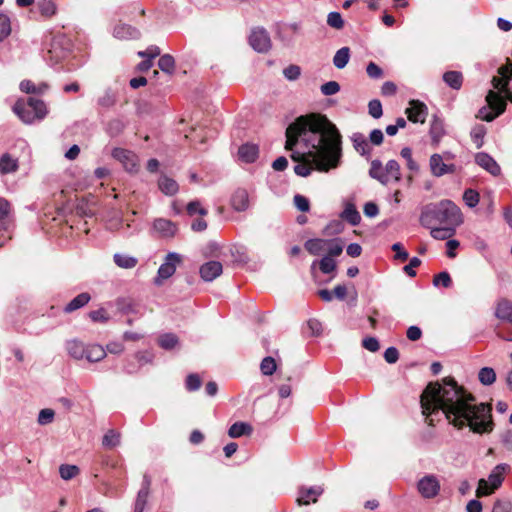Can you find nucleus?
Returning <instances> with one entry per match:
<instances>
[{"instance_id": "obj_1", "label": "nucleus", "mask_w": 512, "mask_h": 512, "mask_svg": "<svg viewBox=\"0 0 512 512\" xmlns=\"http://www.w3.org/2000/svg\"><path fill=\"white\" fill-rule=\"evenodd\" d=\"M285 148L297 162L294 172L307 177L313 170L328 172L342 160V136L326 116H300L286 129Z\"/></svg>"}, {"instance_id": "obj_2", "label": "nucleus", "mask_w": 512, "mask_h": 512, "mask_svg": "<svg viewBox=\"0 0 512 512\" xmlns=\"http://www.w3.org/2000/svg\"><path fill=\"white\" fill-rule=\"evenodd\" d=\"M420 403L429 425H433L434 415L442 414L458 429L469 427L478 434L493 429L491 406L476 404L475 397L458 385L454 378L446 377L441 383L428 384L421 394Z\"/></svg>"}, {"instance_id": "obj_3", "label": "nucleus", "mask_w": 512, "mask_h": 512, "mask_svg": "<svg viewBox=\"0 0 512 512\" xmlns=\"http://www.w3.org/2000/svg\"><path fill=\"white\" fill-rule=\"evenodd\" d=\"M498 74L499 76H494L491 80L493 88L498 92L488 91V107H482L478 113V117L487 122L493 121L505 111L506 99L512 102V61L508 59L506 65L499 67Z\"/></svg>"}, {"instance_id": "obj_4", "label": "nucleus", "mask_w": 512, "mask_h": 512, "mask_svg": "<svg viewBox=\"0 0 512 512\" xmlns=\"http://www.w3.org/2000/svg\"><path fill=\"white\" fill-rule=\"evenodd\" d=\"M419 221L423 227L432 228L433 225L460 226L464 219L460 208L451 200L445 199L425 205Z\"/></svg>"}, {"instance_id": "obj_5", "label": "nucleus", "mask_w": 512, "mask_h": 512, "mask_svg": "<svg viewBox=\"0 0 512 512\" xmlns=\"http://www.w3.org/2000/svg\"><path fill=\"white\" fill-rule=\"evenodd\" d=\"M13 112L25 124L42 120L47 115V108L42 100L29 98L27 101L18 100L13 106Z\"/></svg>"}, {"instance_id": "obj_6", "label": "nucleus", "mask_w": 512, "mask_h": 512, "mask_svg": "<svg viewBox=\"0 0 512 512\" xmlns=\"http://www.w3.org/2000/svg\"><path fill=\"white\" fill-rule=\"evenodd\" d=\"M369 175L383 185L398 182L401 179L400 165L397 161L390 160L387 162L386 166L383 167L382 162L375 159L371 162Z\"/></svg>"}, {"instance_id": "obj_7", "label": "nucleus", "mask_w": 512, "mask_h": 512, "mask_svg": "<svg viewBox=\"0 0 512 512\" xmlns=\"http://www.w3.org/2000/svg\"><path fill=\"white\" fill-rule=\"evenodd\" d=\"M509 469V465L505 463L496 465L490 472L487 480L482 478L478 481L476 496L480 498L493 494L502 485L505 473Z\"/></svg>"}, {"instance_id": "obj_8", "label": "nucleus", "mask_w": 512, "mask_h": 512, "mask_svg": "<svg viewBox=\"0 0 512 512\" xmlns=\"http://www.w3.org/2000/svg\"><path fill=\"white\" fill-rule=\"evenodd\" d=\"M181 261L182 257L180 254L169 252L157 271V276L154 279L155 285L160 286L164 280L170 278L175 273Z\"/></svg>"}, {"instance_id": "obj_9", "label": "nucleus", "mask_w": 512, "mask_h": 512, "mask_svg": "<svg viewBox=\"0 0 512 512\" xmlns=\"http://www.w3.org/2000/svg\"><path fill=\"white\" fill-rule=\"evenodd\" d=\"M249 44L258 53H267L271 49V39L264 28L252 29Z\"/></svg>"}, {"instance_id": "obj_10", "label": "nucleus", "mask_w": 512, "mask_h": 512, "mask_svg": "<svg viewBox=\"0 0 512 512\" xmlns=\"http://www.w3.org/2000/svg\"><path fill=\"white\" fill-rule=\"evenodd\" d=\"M451 158L450 153H445L444 156L440 154H433L430 157L429 165L433 176L441 177L445 174L454 173L456 166L454 164H447L444 159L449 160Z\"/></svg>"}, {"instance_id": "obj_11", "label": "nucleus", "mask_w": 512, "mask_h": 512, "mask_svg": "<svg viewBox=\"0 0 512 512\" xmlns=\"http://www.w3.org/2000/svg\"><path fill=\"white\" fill-rule=\"evenodd\" d=\"M112 157L119 161L127 172L135 173L138 171V158L132 151L123 148H114Z\"/></svg>"}, {"instance_id": "obj_12", "label": "nucleus", "mask_w": 512, "mask_h": 512, "mask_svg": "<svg viewBox=\"0 0 512 512\" xmlns=\"http://www.w3.org/2000/svg\"><path fill=\"white\" fill-rule=\"evenodd\" d=\"M417 489L422 497L431 499L439 494L440 483L435 475H425L418 481Z\"/></svg>"}, {"instance_id": "obj_13", "label": "nucleus", "mask_w": 512, "mask_h": 512, "mask_svg": "<svg viewBox=\"0 0 512 512\" xmlns=\"http://www.w3.org/2000/svg\"><path fill=\"white\" fill-rule=\"evenodd\" d=\"M152 230L161 238L171 239L177 234L178 227L169 219L156 218L152 223Z\"/></svg>"}, {"instance_id": "obj_14", "label": "nucleus", "mask_w": 512, "mask_h": 512, "mask_svg": "<svg viewBox=\"0 0 512 512\" xmlns=\"http://www.w3.org/2000/svg\"><path fill=\"white\" fill-rule=\"evenodd\" d=\"M324 489L322 486L300 487L296 502L299 506L316 503L318 497L322 495Z\"/></svg>"}, {"instance_id": "obj_15", "label": "nucleus", "mask_w": 512, "mask_h": 512, "mask_svg": "<svg viewBox=\"0 0 512 512\" xmlns=\"http://www.w3.org/2000/svg\"><path fill=\"white\" fill-rule=\"evenodd\" d=\"M406 109L408 119L414 123H424L428 114L427 106L419 100H411Z\"/></svg>"}, {"instance_id": "obj_16", "label": "nucleus", "mask_w": 512, "mask_h": 512, "mask_svg": "<svg viewBox=\"0 0 512 512\" xmlns=\"http://www.w3.org/2000/svg\"><path fill=\"white\" fill-rule=\"evenodd\" d=\"M475 162L493 176H498L501 173L498 163L485 152L477 153L475 155Z\"/></svg>"}, {"instance_id": "obj_17", "label": "nucleus", "mask_w": 512, "mask_h": 512, "mask_svg": "<svg viewBox=\"0 0 512 512\" xmlns=\"http://www.w3.org/2000/svg\"><path fill=\"white\" fill-rule=\"evenodd\" d=\"M223 266L218 261H208L200 267V276L206 282H211L221 275Z\"/></svg>"}, {"instance_id": "obj_18", "label": "nucleus", "mask_w": 512, "mask_h": 512, "mask_svg": "<svg viewBox=\"0 0 512 512\" xmlns=\"http://www.w3.org/2000/svg\"><path fill=\"white\" fill-rule=\"evenodd\" d=\"M87 346L80 340L71 339L68 340L65 344V349L70 357L75 360H83L85 359Z\"/></svg>"}, {"instance_id": "obj_19", "label": "nucleus", "mask_w": 512, "mask_h": 512, "mask_svg": "<svg viewBox=\"0 0 512 512\" xmlns=\"http://www.w3.org/2000/svg\"><path fill=\"white\" fill-rule=\"evenodd\" d=\"M113 36L120 40L139 39L140 31L128 24H119L113 30Z\"/></svg>"}, {"instance_id": "obj_20", "label": "nucleus", "mask_w": 512, "mask_h": 512, "mask_svg": "<svg viewBox=\"0 0 512 512\" xmlns=\"http://www.w3.org/2000/svg\"><path fill=\"white\" fill-rule=\"evenodd\" d=\"M494 314L499 320L512 324V302L506 298L498 300Z\"/></svg>"}, {"instance_id": "obj_21", "label": "nucleus", "mask_w": 512, "mask_h": 512, "mask_svg": "<svg viewBox=\"0 0 512 512\" xmlns=\"http://www.w3.org/2000/svg\"><path fill=\"white\" fill-rule=\"evenodd\" d=\"M259 155V148L256 144L246 143L239 147L238 156L242 162L253 163Z\"/></svg>"}, {"instance_id": "obj_22", "label": "nucleus", "mask_w": 512, "mask_h": 512, "mask_svg": "<svg viewBox=\"0 0 512 512\" xmlns=\"http://www.w3.org/2000/svg\"><path fill=\"white\" fill-rule=\"evenodd\" d=\"M231 205L238 212L246 211L249 208V194L245 189H238L231 198Z\"/></svg>"}, {"instance_id": "obj_23", "label": "nucleus", "mask_w": 512, "mask_h": 512, "mask_svg": "<svg viewBox=\"0 0 512 512\" xmlns=\"http://www.w3.org/2000/svg\"><path fill=\"white\" fill-rule=\"evenodd\" d=\"M351 141L353 144L354 149L362 156H365L367 158L371 155V147L365 138V136L362 133H354L351 136Z\"/></svg>"}, {"instance_id": "obj_24", "label": "nucleus", "mask_w": 512, "mask_h": 512, "mask_svg": "<svg viewBox=\"0 0 512 512\" xmlns=\"http://www.w3.org/2000/svg\"><path fill=\"white\" fill-rule=\"evenodd\" d=\"M458 226L450 225H433L429 228L431 236L436 240H449L455 232Z\"/></svg>"}, {"instance_id": "obj_25", "label": "nucleus", "mask_w": 512, "mask_h": 512, "mask_svg": "<svg viewBox=\"0 0 512 512\" xmlns=\"http://www.w3.org/2000/svg\"><path fill=\"white\" fill-rule=\"evenodd\" d=\"M150 481L145 478L141 489L137 493L134 504V512H144L149 497Z\"/></svg>"}, {"instance_id": "obj_26", "label": "nucleus", "mask_w": 512, "mask_h": 512, "mask_svg": "<svg viewBox=\"0 0 512 512\" xmlns=\"http://www.w3.org/2000/svg\"><path fill=\"white\" fill-rule=\"evenodd\" d=\"M327 244L328 239H309L305 242V249L311 254V255H321L322 253L327 252Z\"/></svg>"}, {"instance_id": "obj_27", "label": "nucleus", "mask_w": 512, "mask_h": 512, "mask_svg": "<svg viewBox=\"0 0 512 512\" xmlns=\"http://www.w3.org/2000/svg\"><path fill=\"white\" fill-rule=\"evenodd\" d=\"M253 427L247 422H235L228 430V435L231 438H239L244 435H251Z\"/></svg>"}, {"instance_id": "obj_28", "label": "nucleus", "mask_w": 512, "mask_h": 512, "mask_svg": "<svg viewBox=\"0 0 512 512\" xmlns=\"http://www.w3.org/2000/svg\"><path fill=\"white\" fill-rule=\"evenodd\" d=\"M91 300V296L87 292H83L78 294L75 298H73L65 307V313H71L76 311L89 303Z\"/></svg>"}, {"instance_id": "obj_29", "label": "nucleus", "mask_w": 512, "mask_h": 512, "mask_svg": "<svg viewBox=\"0 0 512 512\" xmlns=\"http://www.w3.org/2000/svg\"><path fill=\"white\" fill-rule=\"evenodd\" d=\"M443 81L454 90H459L463 84V75L460 71H447L443 74Z\"/></svg>"}, {"instance_id": "obj_30", "label": "nucleus", "mask_w": 512, "mask_h": 512, "mask_svg": "<svg viewBox=\"0 0 512 512\" xmlns=\"http://www.w3.org/2000/svg\"><path fill=\"white\" fill-rule=\"evenodd\" d=\"M158 187L162 193L173 196L178 192L179 186L177 182L167 176H161L158 180Z\"/></svg>"}, {"instance_id": "obj_31", "label": "nucleus", "mask_w": 512, "mask_h": 512, "mask_svg": "<svg viewBox=\"0 0 512 512\" xmlns=\"http://www.w3.org/2000/svg\"><path fill=\"white\" fill-rule=\"evenodd\" d=\"M341 218L350 223L352 226L358 225L361 221V216L355 205L352 203H346L345 208L341 213Z\"/></svg>"}, {"instance_id": "obj_32", "label": "nucleus", "mask_w": 512, "mask_h": 512, "mask_svg": "<svg viewBox=\"0 0 512 512\" xmlns=\"http://www.w3.org/2000/svg\"><path fill=\"white\" fill-rule=\"evenodd\" d=\"M106 356V350L98 344L87 346L85 359L89 362H99Z\"/></svg>"}, {"instance_id": "obj_33", "label": "nucleus", "mask_w": 512, "mask_h": 512, "mask_svg": "<svg viewBox=\"0 0 512 512\" xmlns=\"http://www.w3.org/2000/svg\"><path fill=\"white\" fill-rule=\"evenodd\" d=\"M18 161L10 154L5 153L0 157V174H8L17 171Z\"/></svg>"}, {"instance_id": "obj_34", "label": "nucleus", "mask_w": 512, "mask_h": 512, "mask_svg": "<svg viewBox=\"0 0 512 512\" xmlns=\"http://www.w3.org/2000/svg\"><path fill=\"white\" fill-rule=\"evenodd\" d=\"M113 259L115 264L123 269L134 268L138 262L135 257L123 253H115Z\"/></svg>"}, {"instance_id": "obj_35", "label": "nucleus", "mask_w": 512, "mask_h": 512, "mask_svg": "<svg viewBox=\"0 0 512 512\" xmlns=\"http://www.w3.org/2000/svg\"><path fill=\"white\" fill-rule=\"evenodd\" d=\"M350 59V49L348 47L340 48L333 57V64L337 69L346 67Z\"/></svg>"}, {"instance_id": "obj_36", "label": "nucleus", "mask_w": 512, "mask_h": 512, "mask_svg": "<svg viewBox=\"0 0 512 512\" xmlns=\"http://www.w3.org/2000/svg\"><path fill=\"white\" fill-rule=\"evenodd\" d=\"M48 89V85L45 83L40 84L39 86H36L34 83H32L30 80H23L20 83V90L22 92L31 94V93H37L42 94Z\"/></svg>"}, {"instance_id": "obj_37", "label": "nucleus", "mask_w": 512, "mask_h": 512, "mask_svg": "<svg viewBox=\"0 0 512 512\" xmlns=\"http://www.w3.org/2000/svg\"><path fill=\"white\" fill-rule=\"evenodd\" d=\"M158 343L160 347H162L165 350H172L174 349L178 343V337L173 333H166L159 337Z\"/></svg>"}, {"instance_id": "obj_38", "label": "nucleus", "mask_w": 512, "mask_h": 512, "mask_svg": "<svg viewBox=\"0 0 512 512\" xmlns=\"http://www.w3.org/2000/svg\"><path fill=\"white\" fill-rule=\"evenodd\" d=\"M478 379L485 386L492 385L496 381V373L491 367H483L478 373Z\"/></svg>"}, {"instance_id": "obj_39", "label": "nucleus", "mask_w": 512, "mask_h": 512, "mask_svg": "<svg viewBox=\"0 0 512 512\" xmlns=\"http://www.w3.org/2000/svg\"><path fill=\"white\" fill-rule=\"evenodd\" d=\"M158 66L164 73L172 74L175 69V60L170 54H164L160 57Z\"/></svg>"}, {"instance_id": "obj_40", "label": "nucleus", "mask_w": 512, "mask_h": 512, "mask_svg": "<svg viewBox=\"0 0 512 512\" xmlns=\"http://www.w3.org/2000/svg\"><path fill=\"white\" fill-rule=\"evenodd\" d=\"M49 61L51 64H56L61 61L66 55V52L60 49V45L57 42H53L51 49L48 51Z\"/></svg>"}, {"instance_id": "obj_41", "label": "nucleus", "mask_w": 512, "mask_h": 512, "mask_svg": "<svg viewBox=\"0 0 512 512\" xmlns=\"http://www.w3.org/2000/svg\"><path fill=\"white\" fill-rule=\"evenodd\" d=\"M327 244V257L339 256L343 251V244L340 239H328Z\"/></svg>"}, {"instance_id": "obj_42", "label": "nucleus", "mask_w": 512, "mask_h": 512, "mask_svg": "<svg viewBox=\"0 0 512 512\" xmlns=\"http://www.w3.org/2000/svg\"><path fill=\"white\" fill-rule=\"evenodd\" d=\"M485 134L486 128L483 125H477L471 130V138L478 149L483 146Z\"/></svg>"}, {"instance_id": "obj_43", "label": "nucleus", "mask_w": 512, "mask_h": 512, "mask_svg": "<svg viewBox=\"0 0 512 512\" xmlns=\"http://www.w3.org/2000/svg\"><path fill=\"white\" fill-rule=\"evenodd\" d=\"M125 129V123L121 119H113L107 125V133L111 137L120 135Z\"/></svg>"}, {"instance_id": "obj_44", "label": "nucleus", "mask_w": 512, "mask_h": 512, "mask_svg": "<svg viewBox=\"0 0 512 512\" xmlns=\"http://www.w3.org/2000/svg\"><path fill=\"white\" fill-rule=\"evenodd\" d=\"M79 468L76 465L63 464L59 467V473L63 480H70L79 474Z\"/></svg>"}, {"instance_id": "obj_45", "label": "nucleus", "mask_w": 512, "mask_h": 512, "mask_svg": "<svg viewBox=\"0 0 512 512\" xmlns=\"http://www.w3.org/2000/svg\"><path fill=\"white\" fill-rule=\"evenodd\" d=\"M260 369L263 375L270 376L272 375L276 369V361L273 357L267 356L265 357L260 364Z\"/></svg>"}, {"instance_id": "obj_46", "label": "nucleus", "mask_w": 512, "mask_h": 512, "mask_svg": "<svg viewBox=\"0 0 512 512\" xmlns=\"http://www.w3.org/2000/svg\"><path fill=\"white\" fill-rule=\"evenodd\" d=\"M463 200L468 207L474 208L478 205L480 196L476 190L466 189L463 194Z\"/></svg>"}, {"instance_id": "obj_47", "label": "nucleus", "mask_w": 512, "mask_h": 512, "mask_svg": "<svg viewBox=\"0 0 512 512\" xmlns=\"http://www.w3.org/2000/svg\"><path fill=\"white\" fill-rule=\"evenodd\" d=\"M120 443V435L113 430L108 431L102 440L103 446L107 448H113L118 446Z\"/></svg>"}, {"instance_id": "obj_48", "label": "nucleus", "mask_w": 512, "mask_h": 512, "mask_svg": "<svg viewBox=\"0 0 512 512\" xmlns=\"http://www.w3.org/2000/svg\"><path fill=\"white\" fill-rule=\"evenodd\" d=\"M38 8L42 15L52 16L56 12V5L52 0H40L38 2Z\"/></svg>"}, {"instance_id": "obj_49", "label": "nucleus", "mask_w": 512, "mask_h": 512, "mask_svg": "<svg viewBox=\"0 0 512 512\" xmlns=\"http://www.w3.org/2000/svg\"><path fill=\"white\" fill-rule=\"evenodd\" d=\"M11 33L10 18L5 14H0V41H3Z\"/></svg>"}, {"instance_id": "obj_50", "label": "nucleus", "mask_w": 512, "mask_h": 512, "mask_svg": "<svg viewBox=\"0 0 512 512\" xmlns=\"http://www.w3.org/2000/svg\"><path fill=\"white\" fill-rule=\"evenodd\" d=\"M202 384V380L200 379L198 374L192 373L189 374L186 378L185 387L188 391L194 392L197 391Z\"/></svg>"}, {"instance_id": "obj_51", "label": "nucleus", "mask_w": 512, "mask_h": 512, "mask_svg": "<svg viewBox=\"0 0 512 512\" xmlns=\"http://www.w3.org/2000/svg\"><path fill=\"white\" fill-rule=\"evenodd\" d=\"M320 91L324 96H332L340 91V85L336 81H328L321 85Z\"/></svg>"}, {"instance_id": "obj_52", "label": "nucleus", "mask_w": 512, "mask_h": 512, "mask_svg": "<svg viewBox=\"0 0 512 512\" xmlns=\"http://www.w3.org/2000/svg\"><path fill=\"white\" fill-rule=\"evenodd\" d=\"M369 115L375 119H379L383 115L382 104L378 99H373L368 103Z\"/></svg>"}, {"instance_id": "obj_53", "label": "nucleus", "mask_w": 512, "mask_h": 512, "mask_svg": "<svg viewBox=\"0 0 512 512\" xmlns=\"http://www.w3.org/2000/svg\"><path fill=\"white\" fill-rule=\"evenodd\" d=\"M327 24L334 29H342L344 21L339 12H330L327 16Z\"/></svg>"}, {"instance_id": "obj_54", "label": "nucleus", "mask_w": 512, "mask_h": 512, "mask_svg": "<svg viewBox=\"0 0 512 512\" xmlns=\"http://www.w3.org/2000/svg\"><path fill=\"white\" fill-rule=\"evenodd\" d=\"M433 284L435 286H443L444 288H449L452 284L451 277L448 272L443 271L434 276Z\"/></svg>"}, {"instance_id": "obj_55", "label": "nucleus", "mask_w": 512, "mask_h": 512, "mask_svg": "<svg viewBox=\"0 0 512 512\" xmlns=\"http://www.w3.org/2000/svg\"><path fill=\"white\" fill-rule=\"evenodd\" d=\"M283 75L287 80L295 81L301 75V68L298 65L291 64L283 70Z\"/></svg>"}, {"instance_id": "obj_56", "label": "nucleus", "mask_w": 512, "mask_h": 512, "mask_svg": "<svg viewBox=\"0 0 512 512\" xmlns=\"http://www.w3.org/2000/svg\"><path fill=\"white\" fill-rule=\"evenodd\" d=\"M293 203L295 207L301 212H308L310 209L309 200L300 194H296L293 198Z\"/></svg>"}, {"instance_id": "obj_57", "label": "nucleus", "mask_w": 512, "mask_h": 512, "mask_svg": "<svg viewBox=\"0 0 512 512\" xmlns=\"http://www.w3.org/2000/svg\"><path fill=\"white\" fill-rule=\"evenodd\" d=\"M135 359L138 362L139 367H142L146 364H151L154 359L153 353L149 351H140L135 354Z\"/></svg>"}, {"instance_id": "obj_58", "label": "nucleus", "mask_w": 512, "mask_h": 512, "mask_svg": "<svg viewBox=\"0 0 512 512\" xmlns=\"http://www.w3.org/2000/svg\"><path fill=\"white\" fill-rule=\"evenodd\" d=\"M161 53L160 51V48L156 45H151L149 46L146 50L144 51H139L137 53V55L141 58H145V59H150V61L152 62V60L154 58H156L157 56H159Z\"/></svg>"}, {"instance_id": "obj_59", "label": "nucleus", "mask_w": 512, "mask_h": 512, "mask_svg": "<svg viewBox=\"0 0 512 512\" xmlns=\"http://www.w3.org/2000/svg\"><path fill=\"white\" fill-rule=\"evenodd\" d=\"M115 103V95L112 91L106 90L98 99V104L102 107L109 108Z\"/></svg>"}, {"instance_id": "obj_60", "label": "nucleus", "mask_w": 512, "mask_h": 512, "mask_svg": "<svg viewBox=\"0 0 512 512\" xmlns=\"http://www.w3.org/2000/svg\"><path fill=\"white\" fill-rule=\"evenodd\" d=\"M320 270L324 274H329L333 272L336 268V263L331 257L324 256L320 261Z\"/></svg>"}, {"instance_id": "obj_61", "label": "nucleus", "mask_w": 512, "mask_h": 512, "mask_svg": "<svg viewBox=\"0 0 512 512\" xmlns=\"http://www.w3.org/2000/svg\"><path fill=\"white\" fill-rule=\"evenodd\" d=\"M54 411L52 409H42L38 414V423L40 425H46L53 421L54 419Z\"/></svg>"}, {"instance_id": "obj_62", "label": "nucleus", "mask_w": 512, "mask_h": 512, "mask_svg": "<svg viewBox=\"0 0 512 512\" xmlns=\"http://www.w3.org/2000/svg\"><path fill=\"white\" fill-rule=\"evenodd\" d=\"M366 73L372 79H379L383 76V70L374 62L367 65Z\"/></svg>"}, {"instance_id": "obj_63", "label": "nucleus", "mask_w": 512, "mask_h": 512, "mask_svg": "<svg viewBox=\"0 0 512 512\" xmlns=\"http://www.w3.org/2000/svg\"><path fill=\"white\" fill-rule=\"evenodd\" d=\"M391 249L395 252L394 258L400 261H406L409 257L408 252L403 248L402 244L397 242L391 246Z\"/></svg>"}, {"instance_id": "obj_64", "label": "nucleus", "mask_w": 512, "mask_h": 512, "mask_svg": "<svg viewBox=\"0 0 512 512\" xmlns=\"http://www.w3.org/2000/svg\"><path fill=\"white\" fill-rule=\"evenodd\" d=\"M187 212L189 215L199 214L201 216L207 215V210L201 207L199 201H191L187 205Z\"/></svg>"}]
</instances>
